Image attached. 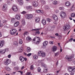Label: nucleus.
<instances>
[{"label":"nucleus","mask_w":75,"mask_h":75,"mask_svg":"<svg viewBox=\"0 0 75 75\" xmlns=\"http://www.w3.org/2000/svg\"><path fill=\"white\" fill-rule=\"evenodd\" d=\"M38 55L39 56H41L42 57H46V54L45 53L42 51H39L38 53Z\"/></svg>","instance_id":"f257e3e1"},{"label":"nucleus","mask_w":75,"mask_h":75,"mask_svg":"<svg viewBox=\"0 0 75 75\" xmlns=\"http://www.w3.org/2000/svg\"><path fill=\"white\" fill-rule=\"evenodd\" d=\"M17 33V30L15 29H12L10 31V33L11 35H15Z\"/></svg>","instance_id":"f03ea898"},{"label":"nucleus","mask_w":75,"mask_h":75,"mask_svg":"<svg viewBox=\"0 0 75 75\" xmlns=\"http://www.w3.org/2000/svg\"><path fill=\"white\" fill-rule=\"evenodd\" d=\"M60 14L61 17L62 18H65L66 16H67L66 13L64 11H62L60 13Z\"/></svg>","instance_id":"7ed1b4c3"},{"label":"nucleus","mask_w":75,"mask_h":75,"mask_svg":"<svg viewBox=\"0 0 75 75\" xmlns=\"http://www.w3.org/2000/svg\"><path fill=\"white\" fill-rule=\"evenodd\" d=\"M19 59L21 62H23L24 60L25 61H26L27 60V58L25 57L24 58V57L22 56L20 57Z\"/></svg>","instance_id":"20e7f679"},{"label":"nucleus","mask_w":75,"mask_h":75,"mask_svg":"<svg viewBox=\"0 0 75 75\" xmlns=\"http://www.w3.org/2000/svg\"><path fill=\"white\" fill-rule=\"evenodd\" d=\"M63 28L64 30H69L70 28V25L68 24H66L65 26H64Z\"/></svg>","instance_id":"39448f33"},{"label":"nucleus","mask_w":75,"mask_h":75,"mask_svg":"<svg viewBox=\"0 0 75 75\" xmlns=\"http://www.w3.org/2000/svg\"><path fill=\"white\" fill-rule=\"evenodd\" d=\"M26 19H31L33 18V15L31 14L25 16Z\"/></svg>","instance_id":"423d86ee"},{"label":"nucleus","mask_w":75,"mask_h":75,"mask_svg":"<svg viewBox=\"0 0 75 75\" xmlns=\"http://www.w3.org/2000/svg\"><path fill=\"white\" fill-rule=\"evenodd\" d=\"M33 41H35L39 43L40 41V38L38 37H35L33 39Z\"/></svg>","instance_id":"0eeeda50"},{"label":"nucleus","mask_w":75,"mask_h":75,"mask_svg":"<svg viewBox=\"0 0 75 75\" xmlns=\"http://www.w3.org/2000/svg\"><path fill=\"white\" fill-rule=\"evenodd\" d=\"M15 18L16 20H20V15L18 14H17L15 16Z\"/></svg>","instance_id":"6e6552de"},{"label":"nucleus","mask_w":75,"mask_h":75,"mask_svg":"<svg viewBox=\"0 0 75 75\" xmlns=\"http://www.w3.org/2000/svg\"><path fill=\"white\" fill-rule=\"evenodd\" d=\"M7 8V4H5L4 5L3 7H2V9L3 11H5Z\"/></svg>","instance_id":"1a4fd4ad"},{"label":"nucleus","mask_w":75,"mask_h":75,"mask_svg":"<svg viewBox=\"0 0 75 75\" xmlns=\"http://www.w3.org/2000/svg\"><path fill=\"white\" fill-rule=\"evenodd\" d=\"M52 18L55 21H57L58 20V17L55 15H53Z\"/></svg>","instance_id":"9d476101"},{"label":"nucleus","mask_w":75,"mask_h":75,"mask_svg":"<svg viewBox=\"0 0 75 75\" xmlns=\"http://www.w3.org/2000/svg\"><path fill=\"white\" fill-rule=\"evenodd\" d=\"M33 5L34 7H37V6H38V2L36 1H35L33 2Z\"/></svg>","instance_id":"9b49d317"},{"label":"nucleus","mask_w":75,"mask_h":75,"mask_svg":"<svg viewBox=\"0 0 75 75\" xmlns=\"http://www.w3.org/2000/svg\"><path fill=\"white\" fill-rule=\"evenodd\" d=\"M12 9L14 11H17L18 10V9H17V7L15 6H13L12 7Z\"/></svg>","instance_id":"f8f14e48"},{"label":"nucleus","mask_w":75,"mask_h":75,"mask_svg":"<svg viewBox=\"0 0 75 75\" xmlns=\"http://www.w3.org/2000/svg\"><path fill=\"white\" fill-rule=\"evenodd\" d=\"M57 47L54 46L52 47V51H56L57 50Z\"/></svg>","instance_id":"ddd939ff"},{"label":"nucleus","mask_w":75,"mask_h":75,"mask_svg":"<svg viewBox=\"0 0 75 75\" xmlns=\"http://www.w3.org/2000/svg\"><path fill=\"white\" fill-rule=\"evenodd\" d=\"M19 2V3L21 6H22L23 5V1L22 0H19L18 1Z\"/></svg>","instance_id":"4468645a"},{"label":"nucleus","mask_w":75,"mask_h":75,"mask_svg":"<svg viewBox=\"0 0 75 75\" xmlns=\"http://www.w3.org/2000/svg\"><path fill=\"white\" fill-rule=\"evenodd\" d=\"M19 24H20V23H19V22L18 21L17 22L14 24V27H17V26H18V25H19Z\"/></svg>","instance_id":"2eb2a0df"},{"label":"nucleus","mask_w":75,"mask_h":75,"mask_svg":"<svg viewBox=\"0 0 75 75\" xmlns=\"http://www.w3.org/2000/svg\"><path fill=\"white\" fill-rule=\"evenodd\" d=\"M66 58L67 59H71L72 58V57L70 56L66 55Z\"/></svg>","instance_id":"dca6fc26"},{"label":"nucleus","mask_w":75,"mask_h":75,"mask_svg":"<svg viewBox=\"0 0 75 75\" xmlns=\"http://www.w3.org/2000/svg\"><path fill=\"white\" fill-rule=\"evenodd\" d=\"M48 44V41H45L43 43V45L44 46H46Z\"/></svg>","instance_id":"f3484780"},{"label":"nucleus","mask_w":75,"mask_h":75,"mask_svg":"<svg viewBox=\"0 0 75 75\" xmlns=\"http://www.w3.org/2000/svg\"><path fill=\"white\" fill-rule=\"evenodd\" d=\"M42 23L43 25L46 24V21L45 19H43L42 21Z\"/></svg>","instance_id":"a211bd4d"},{"label":"nucleus","mask_w":75,"mask_h":75,"mask_svg":"<svg viewBox=\"0 0 75 75\" xmlns=\"http://www.w3.org/2000/svg\"><path fill=\"white\" fill-rule=\"evenodd\" d=\"M21 24L23 25H24L25 24V22L24 19H23L21 21Z\"/></svg>","instance_id":"6ab92c4d"},{"label":"nucleus","mask_w":75,"mask_h":75,"mask_svg":"<svg viewBox=\"0 0 75 75\" xmlns=\"http://www.w3.org/2000/svg\"><path fill=\"white\" fill-rule=\"evenodd\" d=\"M40 18H39V17H38L35 18V21L36 23H38V22L40 21Z\"/></svg>","instance_id":"aec40b11"},{"label":"nucleus","mask_w":75,"mask_h":75,"mask_svg":"<svg viewBox=\"0 0 75 75\" xmlns=\"http://www.w3.org/2000/svg\"><path fill=\"white\" fill-rule=\"evenodd\" d=\"M68 71L70 72H72V71H73L72 68L71 67H69L68 68Z\"/></svg>","instance_id":"412c9836"},{"label":"nucleus","mask_w":75,"mask_h":75,"mask_svg":"<svg viewBox=\"0 0 75 75\" xmlns=\"http://www.w3.org/2000/svg\"><path fill=\"white\" fill-rule=\"evenodd\" d=\"M65 4L67 6H69L71 5L70 3L68 1L66 2Z\"/></svg>","instance_id":"4be33fe9"},{"label":"nucleus","mask_w":75,"mask_h":75,"mask_svg":"<svg viewBox=\"0 0 75 75\" xmlns=\"http://www.w3.org/2000/svg\"><path fill=\"white\" fill-rule=\"evenodd\" d=\"M6 69L8 71H10V70H11V69H10V68L8 66H6Z\"/></svg>","instance_id":"5701e85b"},{"label":"nucleus","mask_w":75,"mask_h":75,"mask_svg":"<svg viewBox=\"0 0 75 75\" xmlns=\"http://www.w3.org/2000/svg\"><path fill=\"white\" fill-rule=\"evenodd\" d=\"M31 51V48L30 47H28L27 48V51L28 52H29Z\"/></svg>","instance_id":"b1692460"},{"label":"nucleus","mask_w":75,"mask_h":75,"mask_svg":"<svg viewBox=\"0 0 75 75\" xmlns=\"http://www.w3.org/2000/svg\"><path fill=\"white\" fill-rule=\"evenodd\" d=\"M26 40L27 41H31V38L29 37H28L26 38Z\"/></svg>","instance_id":"393cba45"},{"label":"nucleus","mask_w":75,"mask_h":75,"mask_svg":"<svg viewBox=\"0 0 75 75\" xmlns=\"http://www.w3.org/2000/svg\"><path fill=\"white\" fill-rule=\"evenodd\" d=\"M13 45H16V46H18V43L16 41H14L13 42Z\"/></svg>","instance_id":"a878e982"},{"label":"nucleus","mask_w":75,"mask_h":75,"mask_svg":"<svg viewBox=\"0 0 75 75\" xmlns=\"http://www.w3.org/2000/svg\"><path fill=\"white\" fill-rule=\"evenodd\" d=\"M33 58L35 59H38V56L37 55H35L33 56Z\"/></svg>","instance_id":"bb28decb"},{"label":"nucleus","mask_w":75,"mask_h":75,"mask_svg":"<svg viewBox=\"0 0 75 75\" xmlns=\"http://www.w3.org/2000/svg\"><path fill=\"white\" fill-rule=\"evenodd\" d=\"M48 69H44L43 70V72L44 73H46L48 72Z\"/></svg>","instance_id":"cd10ccee"},{"label":"nucleus","mask_w":75,"mask_h":75,"mask_svg":"<svg viewBox=\"0 0 75 75\" xmlns=\"http://www.w3.org/2000/svg\"><path fill=\"white\" fill-rule=\"evenodd\" d=\"M57 1H54L53 2V4H54V5H56V4H57Z\"/></svg>","instance_id":"c85d7f7f"},{"label":"nucleus","mask_w":75,"mask_h":75,"mask_svg":"<svg viewBox=\"0 0 75 75\" xmlns=\"http://www.w3.org/2000/svg\"><path fill=\"white\" fill-rule=\"evenodd\" d=\"M32 7L31 6H29L27 7V9H28L31 10L32 9Z\"/></svg>","instance_id":"c756f323"},{"label":"nucleus","mask_w":75,"mask_h":75,"mask_svg":"<svg viewBox=\"0 0 75 75\" xmlns=\"http://www.w3.org/2000/svg\"><path fill=\"white\" fill-rule=\"evenodd\" d=\"M6 62L8 63V64H10V63L11 62V61H10V60L9 59H6Z\"/></svg>","instance_id":"7c9ffc66"},{"label":"nucleus","mask_w":75,"mask_h":75,"mask_svg":"<svg viewBox=\"0 0 75 75\" xmlns=\"http://www.w3.org/2000/svg\"><path fill=\"white\" fill-rule=\"evenodd\" d=\"M11 22H12V23H16V20H15V19H14V18H13L11 20Z\"/></svg>","instance_id":"2f4dec72"},{"label":"nucleus","mask_w":75,"mask_h":75,"mask_svg":"<svg viewBox=\"0 0 75 75\" xmlns=\"http://www.w3.org/2000/svg\"><path fill=\"white\" fill-rule=\"evenodd\" d=\"M71 16L72 17H75V13H71Z\"/></svg>","instance_id":"473e14b6"},{"label":"nucleus","mask_w":75,"mask_h":75,"mask_svg":"<svg viewBox=\"0 0 75 75\" xmlns=\"http://www.w3.org/2000/svg\"><path fill=\"white\" fill-rule=\"evenodd\" d=\"M40 30V29H36L32 30V31H39Z\"/></svg>","instance_id":"72a5a7b5"},{"label":"nucleus","mask_w":75,"mask_h":75,"mask_svg":"<svg viewBox=\"0 0 75 75\" xmlns=\"http://www.w3.org/2000/svg\"><path fill=\"white\" fill-rule=\"evenodd\" d=\"M34 68V66H33V65H31L30 67V69L31 70H33Z\"/></svg>","instance_id":"f704fd0d"},{"label":"nucleus","mask_w":75,"mask_h":75,"mask_svg":"<svg viewBox=\"0 0 75 75\" xmlns=\"http://www.w3.org/2000/svg\"><path fill=\"white\" fill-rule=\"evenodd\" d=\"M41 66L42 67H46V65L45 64H41Z\"/></svg>","instance_id":"c9c22d12"},{"label":"nucleus","mask_w":75,"mask_h":75,"mask_svg":"<svg viewBox=\"0 0 75 75\" xmlns=\"http://www.w3.org/2000/svg\"><path fill=\"white\" fill-rule=\"evenodd\" d=\"M45 9L47 10H49V9H50V7H49V6H47L45 7Z\"/></svg>","instance_id":"e433bc0d"},{"label":"nucleus","mask_w":75,"mask_h":75,"mask_svg":"<svg viewBox=\"0 0 75 75\" xmlns=\"http://www.w3.org/2000/svg\"><path fill=\"white\" fill-rule=\"evenodd\" d=\"M46 20L48 22H51V21H52V20H51V19H50V18L47 19Z\"/></svg>","instance_id":"4c0bfd02"},{"label":"nucleus","mask_w":75,"mask_h":75,"mask_svg":"<svg viewBox=\"0 0 75 75\" xmlns=\"http://www.w3.org/2000/svg\"><path fill=\"white\" fill-rule=\"evenodd\" d=\"M36 12L37 13H41V10H37L36 11Z\"/></svg>","instance_id":"58836bf2"},{"label":"nucleus","mask_w":75,"mask_h":75,"mask_svg":"<svg viewBox=\"0 0 75 75\" xmlns=\"http://www.w3.org/2000/svg\"><path fill=\"white\" fill-rule=\"evenodd\" d=\"M22 43H23V40H22L20 39L19 40V44H22Z\"/></svg>","instance_id":"ea45409f"},{"label":"nucleus","mask_w":75,"mask_h":75,"mask_svg":"<svg viewBox=\"0 0 75 75\" xmlns=\"http://www.w3.org/2000/svg\"><path fill=\"white\" fill-rule=\"evenodd\" d=\"M4 64H5V65H8V63L7 62L6 60V62H4Z\"/></svg>","instance_id":"a19ab883"},{"label":"nucleus","mask_w":75,"mask_h":75,"mask_svg":"<svg viewBox=\"0 0 75 75\" xmlns=\"http://www.w3.org/2000/svg\"><path fill=\"white\" fill-rule=\"evenodd\" d=\"M6 50H2V54H4V53H5V52H6Z\"/></svg>","instance_id":"79ce46f5"},{"label":"nucleus","mask_w":75,"mask_h":75,"mask_svg":"<svg viewBox=\"0 0 75 75\" xmlns=\"http://www.w3.org/2000/svg\"><path fill=\"white\" fill-rule=\"evenodd\" d=\"M51 27H48L47 28V29L48 30H49V31H50V30H51Z\"/></svg>","instance_id":"37998d69"},{"label":"nucleus","mask_w":75,"mask_h":75,"mask_svg":"<svg viewBox=\"0 0 75 75\" xmlns=\"http://www.w3.org/2000/svg\"><path fill=\"white\" fill-rule=\"evenodd\" d=\"M41 3L42 4H44L45 3V1H42Z\"/></svg>","instance_id":"c03bdc74"},{"label":"nucleus","mask_w":75,"mask_h":75,"mask_svg":"<svg viewBox=\"0 0 75 75\" xmlns=\"http://www.w3.org/2000/svg\"><path fill=\"white\" fill-rule=\"evenodd\" d=\"M72 70L73 72H75V67H73V68H72Z\"/></svg>","instance_id":"a18cd8bd"},{"label":"nucleus","mask_w":75,"mask_h":75,"mask_svg":"<svg viewBox=\"0 0 75 75\" xmlns=\"http://www.w3.org/2000/svg\"><path fill=\"white\" fill-rule=\"evenodd\" d=\"M38 72H40V71H41V68H40V67H38Z\"/></svg>","instance_id":"49530a36"},{"label":"nucleus","mask_w":75,"mask_h":75,"mask_svg":"<svg viewBox=\"0 0 75 75\" xmlns=\"http://www.w3.org/2000/svg\"><path fill=\"white\" fill-rule=\"evenodd\" d=\"M59 53L58 52H57L54 54V56H58Z\"/></svg>","instance_id":"de8ad7c7"},{"label":"nucleus","mask_w":75,"mask_h":75,"mask_svg":"<svg viewBox=\"0 0 75 75\" xmlns=\"http://www.w3.org/2000/svg\"><path fill=\"white\" fill-rule=\"evenodd\" d=\"M72 40H73V38H71V39H70L69 40V41L70 42H71L72 41Z\"/></svg>","instance_id":"09e8293b"},{"label":"nucleus","mask_w":75,"mask_h":75,"mask_svg":"<svg viewBox=\"0 0 75 75\" xmlns=\"http://www.w3.org/2000/svg\"><path fill=\"white\" fill-rule=\"evenodd\" d=\"M0 43H1L2 44V45H3L4 43V41L3 40V41H1Z\"/></svg>","instance_id":"8fccbe9b"},{"label":"nucleus","mask_w":75,"mask_h":75,"mask_svg":"<svg viewBox=\"0 0 75 75\" xmlns=\"http://www.w3.org/2000/svg\"><path fill=\"white\" fill-rule=\"evenodd\" d=\"M50 44H53L54 43V42L53 41H50Z\"/></svg>","instance_id":"3c124183"},{"label":"nucleus","mask_w":75,"mask_h":75,"mask_svg":"<svg viewBox=\"0 0 75 75\" xmlns=\"http://www.w3.org/2000/svg\"><path fill=\"white\" fill-rule=\"evenodd\" d=\"M19 52H23V50L22 49H20L19 50Z\"/></svg>","instance_id":"603ef678"},{"label":"nucleus","mask_w":75,"mask_h":75,"mask_svg":"<svg viewBox=\"0 0 75 75\" xmlns=\"http://www.w3.org/2000/svg\"><path fill=\"white\" fill-rule=\"evenodd\" d=\"M3 26V24L2 23H1V21L0 20V27H2Z\"/></svg>","instance_id":"864d4df0"},{"label":"nucleus","mask_w":75,"mask_h":75,"mask_svg":"<svg viewBox=\"0 0 75 75\" xmlns=\"http://www.w3.org/2000/svg\"><path fill=\"white\" fill-rule=\"evenodd\" d=\"M36 33L38 34H40V31H36Z\"/></svg>","instance_id":"5fc2aeb1"},{"label":"nucleus","mask_w":75,"mask_h":75,"mask_svg":"<svg viewBox=\"0 0 75 75\" xmlns=\"http://www.w3.org/2000/svg\"><path fill=\"white\" fill-rule=\"evenodd\" d=\"M3 46V45L0 43V47H2Z\"/></svg>","instance_id":"6e6d98bb"},{"label":"nucleus","mask_w":75,"mask_h":75,"mask_svg":"<svg viewBox=\"0 0 75 75\" xmlns=\"http://www.w3.org/2000/svg\"><path fill=\"white\" fill-rule=\"evenodd\" d=\"M31 55V53H29L28 54H27V56H28V57H30V56Z\"/></svg>","instance_id":"4d7b16f0"},{"label":"nucleus","mask_w":75,"mask_h":75,"mask_svg":"<svg viewBox=\"0 0 75 75\" xmlns=\"http://www.w3.org/2000/svg\"><path fill=\"white\" fill-rule=\"evenodd\" d=\"M18 72H20V73H21V74H23V72H22L21 71H18Z\"/></svg>","instance_id":"13d9d810"},{"label":"nucleus","mask_w":75,"mask_h":75,"mask_svg":"<svg viewBox=\"0 0 75 75\" xmlns=\"http://www.w3.org/2000/svg\"><path fill=\"white\" fill-rule=\"evenodd\" d=\"M2 52H3V50H0V53L2 54Z\"/></svg>","instance_id":"bf43d9fd"},{"label":"nucleus","mask_w":75,"mask_h":75,"mask_svg":"<svg viewBox=\"0 0 75 75\" xmlns=\"http://www.w3.org/2000/svg\"><path fill=\"white\" fill-rule=\"evenodd\" d=\"M31 74V72H29L27 73L26 74V75H29V74Z\"/></svg>","instance_id":"052dcab7"},{"label":"nucleus","mask_w":75,"mask_h":75,"mask_svg":"<svg viewBox=\"0 0 75 75\" xmlns=\"http://www.w3.org/2000/svg\"><path fill=\"white\" fill-rule=\"evenodd\" d=\"M21 13H22V14H25V13H26V12L25 11H23Z\"/></svg>","instance_id":"680f3d73"},{"label":"nucleus","mask_w":75,"mask_h":75,"mask_svg":"<svg viewBox=\"0 0 75 75\" xmlns=\"http://www.w3.org/2000/svg\"><path fill=\"white\" fill-rule=\"evenodd\" d=\"M74 73L73 72H72L71 73V75H74Z\"/></svg>","instance_id":"e2e57ef3"},{"label":"nucleus","mask_w":75,"mask_h":75,"mask_svg":"<svg viewBox=\"0 0 75 75\" xmlns=\"http://www.w3.org/2000/svg\"><path fill=\"white\" fill-rule=\"evenodd\" d=\"M8 58H10L11 57V54H9L8 56Z\"/></svg>","instance_id":"0e129e2a"},{"label":"nucleus","mask_w":75,"mask_h":75,"mask_svg":"<svg viewBox=\"0 0 75 75\" xmlns=\"http://www.w3.org/2000/svg\"><path fill=\"white\" fill-rule=\"evenodd\" d=\"M3 22L4 23H6V21L5 20H4L3 21Z\"/></svg>","instance_id":"69168bd1"},{"label":"nucleus","mask_w":75,"mask_h":75,"mask_svg":"<svg viewBox=\"0 0 75 75\" xmlns=\"http://www.w3.org/2000/svg\"><path fill=\"white\" fill-rule=\"evenodd\" d=\"M55 35H56V36H58V35H59V34L56 33L55 34Z\"/></svg>","instance_id":"338daca9"},{"label":"nucleus","mask_w":75,"mask_h":75,"mask_svg":"<svg viewBox=\"0 0 75 75\" xmlns=\"http://www.w3.org/2000/svg\"><path fill=\"white\" fill-rule=\"evenodd\" d=\"M58 12H59V11L58 10H56L55 11V12L57 13H58Z\"/></svg>","instance_id":"774afa93"}]
</instances>
